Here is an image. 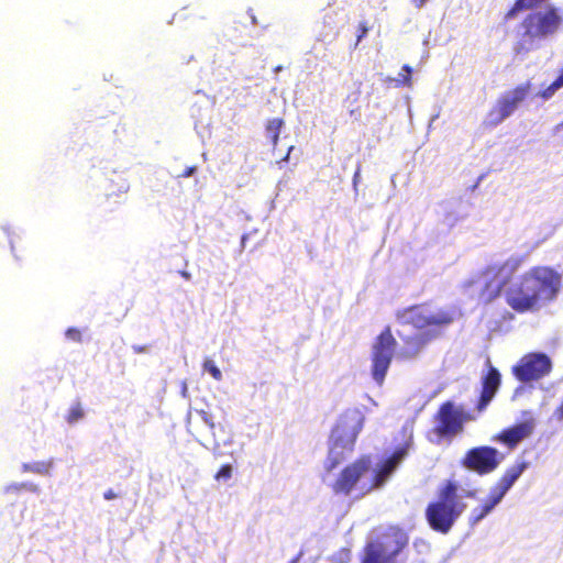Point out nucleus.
<instances>
[{"mask_svg":"<svg viewBox=\"0 0 563 563\" xmlns=\"http://www.w3.org/2000/svg\"><path fill=\"white\" fill-rule=\"evenodd\" d=\"M396 318L399 322L410 324L420 331L404 340L405 346L400 356L409 360L416 357L429 343L443 334L444 329L454 321V313L448 309L430 311L423 305H413L397 311Z\"/></svg>","mask_w":563,"mask_h":563,"instance_id":"nucleus-1","label":"nucleus"},{"mask_svg":"<svg viewBox=\"0 0 563 563\" xmlns=\"http://www.w3.org/2000/svg\"><path fill=\"white\" fill-rule=\"evenodd\" d=\"M558 283L559 276L552 268L534 266L505 289V300L518 313L532 311L542 299L554 296Z\"/></svg>","mask_w":563,"mask_h":563,"instance_id":"nucleus-2","label":"nucleus"},{"mask_svg":"<svg viewBox=\"0 0 563 563\" xmlns=\"http://www.w3.org/2000/svg\"><path fill=\"white\" fill-rule=\"evenodd\" d=\"M523 264V256H510L500 264L487 266L483 272L463 283L464 294L479 305L497 299L511 276Z\"/></svg>","mask_w":563,"mask_h":563,"instance_id":"nucleus-3","label":"nucleus"},{"mask_svg":"<svg viewBox=\"0 0 563 563\" xmlns=\"http://www.w3.org/2000/svg\"><path fill=\"white\" fill-rule=\"evenodd\" d=\"M457 490L456 483L446 481L439 487L437 498L427 506L426 519L433 531L446 534L464 512L466 505L461 500Z\"/></svg>","mask_w":563,"mask_h":563,"instance_id":"nucleus-4","label":"nucleus"},{"mask_svg":"<svg viewBox=\"0 0 563 563\" xmlns=\"http://www.w3.org/2000/svg\"><path fill=\"white\" fill-rule=\"evenodd\" d=\"M363 427V418L357 413L342 415L331 432V444L324 462L327 472H332L354 451L357 435Z\"/></svg>","mask_w":563,"mask_h":563,"instance_id":"nucleus-5","label":"nucleus"},{"mask_svg":"<svg viewBox=\"0 0 563 563\" xmlns=\"http://www.w3.org/2000/svg\"><path fill=\"white\" fill-rule=\"evenodd\" d=\"M523 40L536 41L554 36L563 27L561 9L549 4L542 10L529 12L520 22Z\"/></svg>","mask_w":563,"mask_h":563,"instance_id":"nucleus-6","label":"nucleus"},{"mask_svg":"<svg viewBox=\"0 0 563 563\" xmlns=\"http://www.w3.org/2000/svg\"><path fill=\"white\" fill-rule=\"evenodd\" d=\"M409 538L399 528H390L380 541L368 542L364 548L361 563H391L407 547Z\"/></svg>","mask_w":563,"mask_h":563,"instance_id":"nucleus-7","label":"nucleus"},{"mask_svg":"<svg viewBox=\"0 0 563 563\" xmlns=\"http://www.w3.org/2000/svg\"><path fill=\"white\" fill-rule=\"evenodd\" d=\"M471 413L464 412L462 408H457L453 401L446 400L442 402L433 416L434 426L430 430L437 441H451L457 434L464 431V424L473 420Z\"/></svg>","mask_w":563,"mask_h":563,"instance_id":"nucleus-8","label":"nucleus"},{"mask_svg":"<svg viewBox=\"0 0 563 563\" xmlns=\"http://www.w3.org/2000/svg\"><path fill=\"white\" fill-rule=\"evenodd\" d=\"M527 467L528 463L521 462L505 471L497 483L490 488L489 494L483 504L473 509L471 519L473 523L484 519L494 509V507L500 503L506 493L511 488Z\"/></svg>","mask_w":563,"mask_h":563,"instance_id":"nucleus-9","label":"nucleus"},{"mask_svg":"<svg viewBox=\"0 0 563 563\" xmlns=\"http://www.w3.org/2000/svg\"><path fill=\"white\" fill-rule=\"evenodd\" d=\"M397 341L393 335L390 327H385L375 338L372 345V376L378 385H383L393 356Z\"/></svg>","mask_w":563,"mask_h":563,"instance_id":"nucleus-10","label":"nucleus"},{"mask_svg":"<svg viewBox=\"0 0 563 563\" xmlns=\"http://www.w3.org/2000/svg\"><path fill=\"white\" fill-rule=\"evenodd\" d=\"M372 460L368 455H362L352 463L345 465L332 484L335 495L349 496L360 489L362 493L367 485H360L362 478L371 471Z\"/></svg>","mask_w":563,"mask_h":563,"instance_id":"nucleus-11","label":"nucleus"},{"mask_svg":"<svg viewBox=\"0 0 563 563\" xmlns=\"http://www.w3.org/2000/svg\"><path fill=\"white\" fill-rule=\"evenodd\" d=\"M531 88V82L527 81L503 93L496 104L489 110L485 124L487 126H496L510 117L518 106L527 99Z\"/></svg>","mask_w":563,"mask_h":563,"instance_id":"nucleus-12","label":"nucleus"},{"mask_svg":"<svg viewBox=\"0 0 563 563\" xmlns=\"http://www.w3.org/2000/svg\"><path fill=\"white\" fill-rule=\"evenodd\" d=\"M503 459L497 449L479 445L468 449L460 463L464 468L483 476L496 471Z\"/></svg>","mask_w":563,"mask_h":563,"instance_id":"nucleus-13","label":"nucleus"},{"mask_svg":"<svg viewBox=\"0 0 563 563\" xmlns=\"http://www.w3.org/2000/svg\"><path fill=\"white\" fill-rule=\"evenodd\" d=\"M552 371L551 358L544 353L526 354L512 367V374L522 383L538 380L550 374Z\"/></svg>","mask_w":563,"mask_h":563,"instance_id":"nucleus-14","label":"nucleus"},{"mask_svg":"<svg viewBox=\"0 0 563 563\" xmlns=\"http://www.w3.org/2000/svg\"><path fill=\"white\" fill-rule=\"evenodd\" d=\"M501 386V374L496 368L490 358L485 361V372L481 377V393L475 405L477 412L486 410L488 405L493 401Z\"/></svg>","mask_w":563,"mask_h":563,"instance_id":"nucleus-15","label":"nucleus"},{"mask_svg":"<svg viewBox=\"0 0 563 563\" xmlns=\"http://www.w3.org/2000/svg\"><path fill=\"white\" fill-rule=\"evenodd\" d=\"M410 448V443H405L401 446L397 448L390 456H388L385 461H383L377 470L375 471L371 484H368L362 492V496L368 494L369 492L380 488L385 485V483L389 479L391 474L398 467V465L405 460L408 455Z\"/></svg>","mask_w":563,"mask_h":563,"instance_id":"nucleus-16","label":"nucleus"},{"mask_svg":"<svg viewBox=\"0 0 563 563\" xmlns=\"http://www.w3.org/2000/svg\"><path fill=\"white\" fill-rule=\"evenodd\" d=\"M534 424L532 420H526L504 429L493 439L514 450L521 441L531 435Z\"/></svg>","mask_w":563,"mask_h":563,"instance_id":"nucleus-17","label":"nucleus"},{"mask_svg":"<svg viewBox=\"0 0 563 563\" xmlns=\"http://www.w3.org/2000/svg\"><path fill=\"white\" fill-rule=\"evenodd\" d=\"M548 1L549 0H515L512 5L505 12L504 22L515 20L521 12L534 11V9Z\"/></svg>","mask_w":563,"mask_h":563,"instance_id":"nucleus-18","label":"nucleus"},{"mask_svg":"<svg viewBox=\"0 0 563 563\" xmlns=\"http://www.w3.org/2000/svg\"><path fill=\"white\" fill-rule=\"evenodd\" d=\"M53 465H54V460L49 459L46 461L24 463L22 465V470H23V472L47 476L51 474Z\"/></svg>","mask_w":563,"mask_h":563,"instance_id":"nucleus-19","label":"nucleus"},{"mask_svg":"<svg viewBox=\"0 0 563 563\" xmlns=\"http://www.w3.org/2000/svg\"><path fill=\"white\" fill-rule=\"evenodd\" d=\"M284 124H285V122L282 118L271 119L265 124L266 135L271 140L274 147L278 143L280 130L284 126Z\"/></svg>","mask_w":563,"mask_h":563,"instance_id":"nucleus-20","label":"nucleus"},{"mask_svg":"<svg viewBox=\"0 0 563 563\" xmlns=\"http://www.w3.org/2000/svg\"><path fill=\"white\" fill-rule=\"evenodd\" d=\"M85 416L84 408L79 401L71 405V407L68 410V413L66 415V421L69 424H74L80 419H82Z\"/></svg>","mask_w":563,"mask_h":563,"instance_id":"nucleus-21","label":"nucleus"},{"mask_svg":"<svg viewBox=\"0 0 563 563\" xmlns=\"http://www.w3.org/2000/svg\"><path fill=\"white\" fill-rule=\"evenodd\" d=\"M11 251L16 260H21L25 253V242L22 236L15 235L10 240Z\"/></svg>","mask_w":563,"mask_h":563,"instance_id":"nucleus-22","label":"nucleus"},{"mask_svg":"<svg viewBox=\"0 0 563 563\" xmlns=\"http://www.w3.org/2000/svg\"><path fill=\"white\" fill-rule=\"evenodd\" d=\"M561 87H563V67L560 69V73H559L558 77L555 78V80L550 86H548L544 90L541 91V97L543 99H549Z\"/></svg>","mask_w":563,"mask_h":563,"instance_id":"nucleus-23","label":"nucleus"},{"mask_svg":"<svg viewBox=\"0 0 563 563\" xmlns=\"http://www.w3.org/2000/svg\"><path fill=\"white\" fill-rule=\"evenodd\" d=\"M202 368L205 372L209 373L216 380L219 382L222 379V373L212 360L206 358L202 363Z\"/></svg>","mask_w":563,"mask_h":563,"instance_id":"nucleus-24","label":"nucleus"},{"mask_svg":"<svg viewBox=\"0 0 563 563\" xmlns=\"http://www.w3.org/2000/svg\"><path fill=\"white\" fill-rule=\"evenodd\" d=\"M411 73L412 69L409 65H404L401 68V73L399 74V78L397 79L398 86H411Z\"/></svg>","mask_w":563,"mask_h":563,"instance_id":"nucleus-25","label":"nucleus"},{"mask_svg":"<svg viewBox=\"0 0 563 563\" xmlns=\"http://www.w3.org/2000/svg\"><path fill=\"white\" fill-rule=\"evenodd\" d=\"M233 468L230 464H223L216 473V481H228L232 477Z\"/></svg>","mask_w":563,"mask_h":563,"instance_id":"nucleus-26","label":"nucleus"},{"mask_svg":"<svg viewBox=\"0 0 563 563\" xmlns=\"http://www.w3.org/2000/svg\"><path fill=\"white\" fill-rule=\"evenodd\" d=\"M68 340L80 343L82 341L81 331L77 328H68L65 332Z\"/></svg>","mask_w":563,"mask_h":563,"instance_id":"nucleus-27","label":"nucleus"},{"mask_svg":"<svg viewBox=\"0 0 563 563\" xmlns=\"http://www.w3.org/2000/svg\"><path fill=\"white\" fill-rule=\"evenodd\" d=\"M198 416L201 418V420L209 427V429L213 432L214 430V421L213 417L206 410H197Z\"/></svg>","mask_w":563,"mask_h":563,"instance_id":"nucleus-28","label":"nucleus"},{"mask_svg":"<svg viewBox=\"0 0 563 563\" xmlns=\"http://www.w3.org/2000/svg\"><path fill=\"white\" fill-rule=\"evenodd\" d=\"M369 27L366 22H361L357 26L356 44L357 45L368 33Z\"/></svg>","mask_w":563,"mask_h":563,"instance_id":"nucleus-29","label":"nucleus"},{"mask_svg":"<svg viewBox=\"0 0 563 563\" xmlns=\"http://www.w3.org/2000/svg\"><path fill=\"white\" fill-rule=\"evenodd\" d=\"M16 489H26V490H30V492H33V493H38L40 488L37 485L33 484V483H21L16 486H14Z\"/></svg>","mask_w":563,"mask_h":563,"instance_id":"nucleus-30","label":"nucleus"},{"mask_svg":"<svg viewBox=\"0 0 563 563\" xmlns=\"http://www.w3.org/2000/svg\"><path fill=\"white\" fill-rule=\"evenodd\" d=\"M103 497H104V499H107V500H112V499H114V498H117V497H118V494H117V493H114V490L110 488V489H108V490H106V492L103 493Z\"/></svg>","mask_w":563,"mask_h":563,"instance_id":"nucleus-31","label":"nucleus"},{"mask_svg":"<svg viewBox=\"0 0 563 563\" xmlns=\"http://www.w3.org/2000/svg\"><path fill=\"white\" fill-rule=\"evenodd\" d=\"M427 1L428 0H411V3L416 9H421L426 5Z\"/></svg>","mask_w":563,"mask_h":563,"instance_id":"nucleus-32","label":"nucleus"},{"mask_svg":"<svg viewBox=\"0 0 563 563\" xmlns=\"http://www.w3.org/2000/svg\"><path fill=\"white\" fill-rule=\"evenodd\" d=\"M195 172V167H189L181 174L183 177H189Z\"/></svg>","mask_w":563,"mask_h":563,"instance_id":"nucleus-33","label":"nucleus"},{"mask_svg":"<svg viewBox=\"0 0 563 563\" xmlns=\"http://www.w3.org/2000/svg\"><path fill=\"white\" fill-rule=\"evenodd\" d=\"M133 350L135 353H144L146 351V346L134 345Z\"/></svg>","mask_w":563,"mask_h":563,"instance_id":"nucleus-34","label":"nucleus"},{"mask_svg":"<svg viewBox=\"0 0 563 563\" xmlns=\"http://www.w3.org/2000/svg\"><path fill=\"white\" fill-rule=\"evenodd\" d=\"M294 150V146L291 145L289 148H288V152L287 154L283 157V161L284 162H287L289 159V155H290V152Z\"/></svg>","mask_w":563,"mask_h":563,"instance_id":"nucleus-35","label":"nucleus"},{"mask_svg":"<svg viewBox=\"0 0 563 563\" xmlns=\"http://www.w3.org/2000/svg\"><path fill=\"white\" fill-rule=\"evenodd\" d=\"M358 177H360V168H357V170L355 172L354 176H353V183L354 185H356V181L358 180Z\"/></svg>","mask_w":563,"mask_h":563,"instance_id":"nucleus-36","label":"nucleus"},{"mask_svg":"<svg viewBox=\"0 0 563 563\" xmlns=\"http://www.w3.org/2000/svg\"><path fill=\"white\" fill-rule=\"evenodd\" d=\"M180 275H181L184 278H186V279H189V278H190V274H189V273H187V272H185V271L180 272Z\"/></svg>","mask_w":563,"mask_h":563,"instance_id":"nucleus-37","label":"nucleus"},{"mask_svg":"<svg viewBox=\"0 0 563 563\" xmlns=\"http://www.w3.org/2000/svg\"><path fill=\"white\" fill-rule=\"evenodd\" d=\"M519 46H520V43H518L516 48H515L516 53H520L521 52V48H519Z\"/></svg>","mask_w":563,"mask_h":563,"instance_id":"nucleus-38","label":"nucleus"},{"mask_svg":"<svg viewBox=\"0 0 563 563\" xmlns=\"http://www.w3.org/2000/svg\"><path fill=\"white\" fill-rule=\"evenodd\" d=\"M282 69H283V67H282V66H277V67L275 68V71H279V70H282Z\"/></svg>","mask_w":563,"mask_h":563,"instance_id":"nucleus-39","label":"nucleus"},{"mask_svg":"<svg viewBox=\"0 0 563 563\" xmlns=\"http://www.w3.org/2000/svg\"><path fill=\"white\" fill-rule=\"evenodd\" d=\"M561 125L563 126V122L561 123Z\"/></svg>","mask_w":563,"mask_h":563,"instance_id":"nucleus-40","label":"nucleus"}]
</instances>
